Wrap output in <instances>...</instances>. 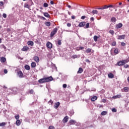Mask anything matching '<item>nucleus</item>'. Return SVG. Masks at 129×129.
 <instances>
[{"label":"nucleus","instance_id":"nucleus-11","mask_svg":"<svg viewBox=\"0 0 129 129\" xmlns=\"http://www.w3.org/2000/svg\"><path fill=\"white\" fill-rule=\"evenodd\" d=\"M118 53H119L118 48H114V54H113V56H114L115 55H117V54H118Z\"/></svg>","mask_w":129,"mask_h":129},{"label":"nucleus","instance_id":"nucleus-48","mask_svg":"<svg viewBox=\"0 0 129 129\" xmlns=\"http://www.w3.org/2000/svg\"><path fill=\"white\" fill-rule=\"evenodd\" d=\"M29 4H25L24 7L25 8H27V9H29L30 8V6H29Z\"/></svg>","mask_w":129,"mask_h":129},{"label":"nucleus","instance_id":"nucleus-54","mask_svg":"<svg viewBox=\"0 0 129 129\" xmlns=\"http://www.w3.org/2000/svg\"><path fill=\"white\" fill-rule=\"evenodd\" d=\"M102 102H103L104 103H105V102H106V100L105 99H103L102 100Z\"/></svg>","mask_w":129,"mask_h":129},{"label":"nucleus","instance_id":"nucleus-13","mask_svg":"<svg viewBox=\"0 0 129 129\" xmlns=\"http://www.w3.org/2000/svg\"><path fill=\"white\" fill-rule=\"evenodd\" d=\"M0 61L2 63H5V62L7 61V59L6 58V57L3 56L1 57Z\"/></svg>","mask_w":129,"mask_h":129},{"label":"nucleus","instance_id":"nucleus-3","mask_svg":"<svg viewBox=\"0 0 129 129\" xmlns=\"http://www.w3.org/2000/svg\"><path fill=\"white\" fill-rule=\"evenodd\" d=\"M17 75L18 77H19V78H23L24 77V74L21 71H19L18 72H17Z\"/></svg>","mask_w":129,"mask_h":129},{"label":"nucleus","instance_id":"nucleus-52","mask_svg":"<svg viewBox=\"0 0 129 129\" xmlns=\"http://www.w3.org/2000/svg\"><path fill=\"white\" fill-rule=\"evenodd\" d=\"M62 87H63V88H67V84H63Z\"/></svg>","mask_w":129,"mask_h":129},{"label":"nucleus","instance_id":"nucleus-25","mask_svg":"<svg viewBox=\"0 0 129 129\" xmlns=\"http://www.w3.org/2000/svg\"><path fill=\"white\" fill-rule=\"evenodd\" d=\"M91 13H92V14H93V15H98V11L97 10H93Z\"/></svg>","mask_w":129,"mask_h":129},{"label":"nucleus","instance_id":"nucleus-42","mask_svg":"<svg viewBox=\"0 0 129 129\" xmlns=\"http://www.w3.org/2000/svg\"><path fill=\"white\" fill-rule=\"evenodd\" d=\"M113 7H113V9H114V10H115V9H117V8H118V7H119V6H117L116 5V4H115L114 5H113Z\"/></svg>","mask_w":129,"mask_h":129},{"label":"nucleus","instance_id":"nucleus-34","mask_svg":"<svg viewBox=\"0 0 129 129\" xmlns=\"http://www.w3.org/2000/svg\"><path fill=\"white\" fill-rule=\"evenodd\" d=\"M107 114V111H103L101 112V115H106Z\"/></svg>","mask_w":129,"mask_h":129},{"label":"nucleus","instance_id":"nucleus-7","mask_svg":"<svg viewBox=\"0 0 129 129\" xmlns=\"http://www.w3.org/2000/svg\"><path fill=\"white\" fill-rule=\"evenodd\" d=\"M124 39H125V35H119L117 38L118 40H123Z\"/></svg>","mask_w":129,"mask_h":129},{"label":"nucleus","instance_id":"nucleus-30","mask_svg":"<svg viewBox=\"0 0 129 129\" xmlns=\"http://www.w3.org/2000/svg\"><path fill=\"white\" fill-rule=\"evenodd\" d=\"M111 22H112V23L116 22V18H115V17H112L111 19Z\"/></svg>","mask_w":129,"mask_h":129},{"label":"nucleus","instance_id":"nucleus-4","mask_svg":"<svg viewBox=\"0 0 129 129\" xmlns=\"http://www.w3.org/2000/svg\"><path fill=\"white\" fill-rule=\"evenodd\" d=\"M45 81L46 82H50V81H52L53 80V77L52 76L45 77Z\"/></svg>","mask_w":129,"mask_h":129},{"label":"nucleus","instance_id":"nucleus-21","mask_svg":"<svg viewBox=\"0 0 129 129\" xmlns=\"http://www.w3.org/2000/svg\"><path fill=\"white\" fill-rule=\"evenodd\" d=\"M97 100V96H94L91 99V101H93V102H94L95 101V100Z\"/></svg>","mask_w":129,"mask_h":129},{"label":"nucleus","instance_id":"nucleus-44","mask_svg":"<svg viewBox=\"0 0 129 129\" xmlns=\"http://www.w3.org/2000/svg\"><path fill=\"white\" fill-rule=\"evenodd\" d=\"M53 101H52V100H50L49 101H48V104H53Z\"/></svg>","mask_w":129,"mask_h":129},{"label":"nucleus","instance_id":"nucleus-32","mask_svg":"<svg viewBox=\"0 0 129 129\" xmlns=\"http://www.w3.org/2000/svg\"><path fill=\"white\" fill-rule=\"evenodd\" d=\"M70 123H71L72 124H75V123H76V121L74 120H70Z\"/></svg>","mask_w":129,"mask_h":129},{"label":"nucleus","instance_id":"nucleus-12","mask_svg":"<svg viewBox=\"0 0 129 129\" xmlns=\"http://www.w3.org/2000/svg\"><path fill=\"white\" fill-rule=\"evenodd\" d=\"M122 28V23H120L116 25V29H120Z\"/></svg>","mask_w":129,"mask_h":129},{"label":"nucleus","instance_id":"nucleus-57","mask_svg":"<svg viewBox=\"0 0 129 129\" xmlns=\"http://www.w3.org/2000/svg\"><path fill=\"white\" fill-rule=\"evenodd\" d=\"M49 129H55V127L53 126H49Z\"/></svg>","mask_w":129,"mask_h":129},{"label":"nucleus","instance_id":"nucleus-1","mask_svg":"<svg viewBox=\"0 0 129 129\" xmlns=\"http://www.w3.org/2000/svg\"><path fill=\"white\" fill-rule=\"evenodd\" d=\"M108 8H114L113 5H104V6L100 7V8H96V10H106V9H108Z\"/></svg>","mask_w":129,"mask_h":129},{"label":"nucleus","instance_id":"nucleus-51","mask_svg":"<svg viewBox=\"0 0 129 129\" xmlns=\"http://www.w3.org/2000/svg\"><path fill=\"white\" fill-rule=\"evenodd\" d=\"M121 46H122V47H124V46H125V43L122 42L121 43Z\"/></svg>","mask_w":129,"mask_h":129},{"label":"nucleus","instance_id":"nucleus-62","mask_svg":"<svg viewBox=\"0 0 129 129\" xmlns=\"http://www.w3.org/2000/svg\"><path fill=\"white\" fill-rule=\"evenodd\" d=\"M80 50H83L84 49V47L83 46H81L79 47Z\"/></svg>","mask_w":129,"mask_h":129},{"label":"nucleus","instance_id":"nucleus-45","mask_svg":"<svg viewBox=\"0 0 129 129\" xmlns=\"http://www.w3.org/2000/svg\"><path fill=\"white\" fill-rule=\"evenodd\" d=\"M28 4V5H32V4H33V1L32 0H29Z\"/></svg>","mask_w":129,"mask_h":129},{"label":"nucleus","instance_id":"nucleus-59","mask_svg":"<svg viewBox=\"0 0 129 129\" xmlns=\"http://www.w3.org/2000/svg\"><path fill=\"white\" fill-rule=\"evenodd\" d=\"M67 27H71V24L70 23H67Z\"/></svg>","mask_w":129,"mask_h":129},{"label":"nucleus","instance_id":"nucleus-55","mask_svg":"<svg viewBox=\"0 0 129 129\" xmlns=\"http://www.w3.org/2000/svg\"><path fill=\"white\" fill-rule=\"evenodd\" d=\"M3 17H4L5 18H7V14H6V13H4L3 14Z\"/></svg>","mask_w":129,"mask_h":129},{"label":"nucleus","instance_id":"nucleus-6","mask_svg":"<svg viewBox=\"0 0 129 129\" xmlns=\"http://www.w3.org/2000/svg\"><path fill=\"white\" fill-rule=\"evenodd\" d=\"M46 47H47L49 49H52L53 47V45L50 42H48L46 43Z\"/></svg>","mask_w":129,"mask_h":129},{"label":"nucleus","instance_id":"nucleus-37","mask_svg":"<svg viewBox=\"0 0 129 129\" xmlns=\"http://www.w3.org/2000/svg\"><path fill=\"white\" fill-rule=\"evenodd\" d=\"M6 124H7V123L5 122L0 123V126H5V125H6Z\"/></svg>","mask_w":129,"mask_h":129},{"label":"nucleus","instance_id":"nucleus-36","mask_svg":"<svg viewBox=\"0 0 129 129\" xmlns=\"http://www.w3.org/2000/svg\"><path fill=\"white\" fill-rule=\"evenodd\" d=\"M38 18H39V19H41V20H43V21H46V18L43 16H39Z\"/></svg>","mask_w":129,"mask_h":129},{"label":"nucleus","instance_id":"nucleus-64","mask_svg":"<svg viewBox=\"0 0 129 129\" xmlns=\"http://www.w3.org/2000/svg\"><path fill=\"white\" fill-rule=\"evenodd\" d=\"M0 6H4V2H0Z\"/></svg>","mask_w":129,"mask_h":129},{"label":"nucleus","instance_id":"nucleus-16","mask_svg":"<svg viewBox=\"0 0 129 129\" xmlns=\"http://www.w3.org/2000/svg\"><path fill=\"white\" fill-rule=\"evenodd\" d=\"M85 22H81L79 24V27H80V28H81V27H84L85 26Z\"/></svg>","mask_w":129,"mask_h":129},{"label":"nucleus","instance_id":"nucleus-10","mask_svg":"<svg viewBox=\"0 0 129 129\" xmlns=\"http://www.w3.org/2000/svg\"><path fill=\"white\" fill-rule=\"evenodd\" d=\"M33 60L36 62V63H39L40 62V58L39 57L36 56L33 57Z\"/></svg>","mask_w":129,"mask_h":129},{"label":"nucleus","instance_id":"nucleus-26","mask_svg":"<svg viewBox=\"0 0 129 129\" xmlns=\"http://www.w3.org/2000/svg\"><path fill=\"white\" fill-rule=\"evenodd\" d=\"M99 38V37L97 36V35H95L93 37L94 41L95 42H96Z\"/></svg>","mask_w":129,"mask_h":129},{"label":"nucleus","instance_id":"nucleus-29","mask_svg":"<svg viewBox=\"0 0 129 129\" xmlns=\"http://www.w3.org/2000/svg\"><path fill=\"white\" fill-rule=\"evenodd\" d=\"M61 45H62L61 40H58L57 42L56 43V46H61Z\"/></svg>","mask_w":129,"mask_h":129},{"label":"nucleus","instance_id":"nucleus-33","mask_svg":"<svg viewBox=\"0 0 129 129\" xmlns=\"http://www.w3.org/2000/svg\"><path fill=\"white\" fill-rule=\"evenodd\" d=\"M45 25H46L47 27H50L51 26V22H45Z\"/></svg>","mask_w":129,"mask_h":129},{"label":"nucleus","instance_id":"nucleus-17","mask_svg":"<svg viewBox=\"0 0 129 129\" xmlns=\"http://www.w3.org/2000/svg\"><path fill=\"white\" fill-rule=\"evenodd\" d=\"M82 72H83V69H82V68H80L79 69L78 71L77 72V74H81V73H82Z\"/></svg>","mask_w":129,"mask_h":129},{"label":"nucleus","instance_id":"nucleus-19","mask_svg":"<svg viewBox=\"0 0 129 129\" xmlns=\"http://www.w3.org/2000/svg\"><path fill=\"white\" fill-rule=\"evenodd\" d=\"M122 61H123V63L124 64V65L125 64H126V63H128V62H129V57L126 59L122 60Z\"/></svg>","mask_w":129,"mask_h":129},{"label":"nucleus","instance_id":"nucleus-50","mask_svg":"<svg viewBox=\"0 0 129 129\" xmlns=\"http://www.w3.org/2000/svg\"><path fill=\"white\" fill-rule=\"evenodd\" d=\"M89 28V23H88L86 24V29H88Z\"/></svg>","mask_w":129,"mask_h":129},{"label":"nucleus","instance_id":"nucleus-18","mask_svg":"<svg viewBox=\"0 0 129 129\" xmlns=\"http://www.w3.org/2000/svg\"><path fill=\"white\" fill-rule=\"evenodd\" d=\"M28 50H29V47L28 46H24L21 49V50L23 51H28Z\"/></svg>","mask_w":129,"mask_h":129},{"label":"nucleus","instance_id":"nucleus-53","mask_svg":"<svg viewBox=\"0 0 129 129\" xmlns=\"http://www.w3.org/2000/svg\"><path fill=\"white\" fill-rule=\"evenodd\" d=\"M67 7L68 8H69V9H73V8H72V7H71V6H70V5H68V4H67Z\"/></svg>","mask_w":129,"mask_h":129},{"label":"nucleus","instance_id":"nucleus-27","mask_svg":"<svg viewBox=\"0 0 129 129\" xmlns=\"http://www.w3.org/2000/svg\"><path fill=\"white\" fill-rule=\"evenodd\" d=\"M31 66L32 67V68H35V67H36V62H32L31 63Z\"/></svg>","mask_w":129,"mask_h":129},{"label":"nucleus","instance_id":"nucleus-14","mask_svg":"<svg viewBox=\"0 0 129 129\" xmlns=\"http://www.w3.org/2000/svg\"><path fill=\"white\" fill-rule=\"evenodd\" d=\"M59 106H60V102H57L56 103H55L54 108H55V109H57V108H58V107H59Z\"/></svg>","mask_w":129,"mask_h":129},{"label":"nucleus","instance_id":"nucleus-24","mask_svg":"<svg viewBox=\"0 0 129 129\" xmlns=\"http://www.w3.org/2000/svg\"><path fill=\"white\" fill-rule=\"evenodd\" d=\"M108 77L109 78H113L114 77V75L112 73H109L108 74Z\"/></svg>","mask_w":129,"mask_h":129},{"label":"nucleus","instance_id":"nucleus-47","mask_svg":"<svg viewBox=\"0 0 129 129\" xmlns=\"http://www.w3.org/2000/svg\"><path fill=\"white\" fill-rule=\"evenodd\" d=\"M29 93L30 94H33V93H34V90L31 89V90H29Z\"/></svg>","mask_w":129,"mask_h":129},{"label":"nucleus","instance_id":"nucleus-20","mask_svg":"<svg viewBox=\"0 0 129 129\" xmlns=\"http://www.w3.org/2000/svg\"><path fill=\"white\" fill-rule=\"evenodd\" d=\"M28 45H29V46H34V42L30 40L28 41L27 42Z\"/></svg>","mask_w":129,"mask_h":129},{"label":"nucleus","instance_id":"nucleus-23","mask_svg":"<svg viewBox=\"0 0 129 129\" xmlns=\"http://www.w3.org/2000/svg\"><path fill=\"white\" fill-rule=\"evenodd\" d=\"M43 16L45 17L46 18H50V15L48 14V13L46 12H43Z\"/></svg>","mask_w":129,"mask_h":129},{"label":"nucleus","instance_id":"nucleus-46","mask_svg":"<svg viewBox=\"0 0 129 129\" xmlns=\"http://www.w3.org/2000/svg\"><path fill=\"white\" fill-rule=\"evenodd\" d=\"M16 119L18 120L20 118V115H17L15 116Z\"/></svg>","mask_w":129,"mask_h":129},{"label":"nucleus","instance_id":"nucleus-58","mask_svg":"<svg viewBox=\"0 0 129 129\" xmlns=\"http://www.w3.org/2000/svg\"><path fill=\"white\" fill-rule=\"evenodd\" d=\"M124 67L125 68H128V67H129V66H128V64H124Z\"/></svg>","mask_w":129,"mask_h":129},{"label":"nucleus","instance_id":"nucleus-41","mask_svg":"<svg viewBox=\"0 0 129 129\" xmlns=\"http://www.w3.org/2000/svg\"><path fill=\"white\" fill-rule=\"evenodd\" d=\"M48 6H49V5L46 3H45L43 4L44 8H48Z\"/></svg>","mask_w":129,"mask_h":129},{"label":"nucleus","instance_id":"nucleus-28","mask_svg":"<svg viewBox=\"0 0 129 129\" xmlns=\"http://www.w3.org/2000/svg\"><path fill=\"white\" fill-rule=\"evenodd\" d=\"M25 69H26V70H30L31 68L30 67V66L26 64L25 66Z\"/></svg>","mask_w":129,"mask_h":129},{"label":"nucleus","instance_id":"nucleus-5","mask_svg":"<svg viewBox=\"0 0 129 129\" xmlns=\"http://www.w3.org/2000/svg\"><path fill=\"white\" fill-rule=\"evenodd\" d=\"M19 91V89H17V88H13L12 89V94H17L18 92Z\"/></svg>","mask_w":129,"mask_h":129},{"label":"nucleus","instance_id":"nucleus-22","mask_svg":"<svg viewBox=\"0 0 129 129\" xmlns=\"http://www.w3.org/2000/svg\"><path fill=\"white\" fill-rule=\"evenodd\" d=\"M121 97V96L120 95H116L115 96H114L112 97L113 99H116V98H120Z\"/></svg>","mask_w":129,"mask_h":129},{"label":"nucleus","instance_id":"nucleus-39","mask_svg":"<svg viewBox=\"0 0 129 129\" xmlns=\"http://www.w3.org/2000/svg\"><path fill=\"white\" fill-rule=\"evenodd\" d=\"M123 89H124V91L125 92H127L128 91V87H124Z\"/></svg>","mask_w":129,"mask_h":129},{"label":"nucleus","instance_id":"nucleus-35","mask_svg":"<svg viewBox=\"0 0 129 129\" xmlns=\"http://www.w3.org/2000/svg\"><path fill=\"white\" fill-rule=\"evenodd\" d=\"M80 57V55H77L76 54H75V55H73L72 58H73L74 59H75L76 58H79Z\"/></svg>","mask_w":129,"mask_h":129},{"label":"nucleus","instance_id":"nucleus-31","mask_svg":"<svg viewBox=\"0 0 129 129\" xmlns=\"http://www.w3.org/2000/svg\"><path fill=\"white\" fill-rule=\"evenodd\" d=\"M16 123L17 125H18V126L20 125H21V120H20L19 119L17 120Z\"/></svg>","mask_w":129,"mask_h":129},{"label":"nucleus","instance_id":"nucleus-61","mask_svg":"<svg viewBox=\"0 0 129 129\" xmlns=\"http://www.w3.org/2000/svg\"><path fill=\"white\" fill-rule=\"evenodd\" d=\"M85 18H86V16H83L81 17V19L82 20H84V19H85Z\"/></svg>","mask_w":129,"mask_h":129},{"label":"nucleus","instance_id":"nucleus-43","mask_svg":"<svg viewBox=\"0 0 129 129\" xmlns=\"http://www.w3.org/2000/svg\"><path fill=\"white\" fill-rule=\"evenodd\" d=\"M109 33L110 34H111V35H114V31H113V30L109 31Z\"/></svg>","mask_w":129,"mask_h":129},{"label":"nucleus","instance_id":"nucleus-49","mask_svg":"<svg viewBox=\"0 0 129 129\" xmlns=\"http://www.w3.org/2000/svg\"><path fill=\"white\" fill-rule=\"evenodd\" d=\"M112 112H116V111H117L116 109H115V108H112Z\"/></svg>","mask_w":129,"mask_h":129},{"label":"nucleus","instance_id":"nucleus-8","mask_svg":"<svg viewBox=\"0 0 129 129\" xmlns=\"http://www.w3.org/2000/svg\"><path fill=\"white\" fill-rule=\"evenodd\" d=\"M39 83H45L46 82V79L45 78H43L42 79H40L38 80Z\"/></svg>","mask_w":129,"mask_h":129},{"label":"nucleus","instance_id":"nucleus-56","mask_svg":"<svg viewBox=\"0 0 129 129\" xmlns=\"http://www.w3.org/2000/svg\"><path fill=\"white\" fill-rule=\"evenodd\" d=\"M86 62H87V63H90V62H91L89 59H86Z\"/></svg>","mask_w":129,"mask_h":129},{"label":"nucleus","instance_id":"nucleus-15","mask_svg":"<svg viewBox=\"0 0 129 129\" xmlns=\"http://www.w3.org/2000/svg\"><path fill=\"white\" fill-rule=\"evenodd\" d=\"M68 119H69V117H68V116H66L64 117L62 121L63 122L66 123L67 121H68Z\"/></svg>","mask_w":129,"mask_h":129},{"label":"nucleus","instance_id":"nucleus-38","mask_svg":"<svg viewBox=\"0 0 129 129\" xmlns=\"http://www.w3.org/2000/svg\"><path fill=\"white\" fill-rule=\"evenodd\" d=\"M111 46H116V41H113L111 43Z\"/></svg>","mask_w":129,"mask_h":129},{"label":"nucleus","instance_id":"nucleus-2","mask_svg":"<svg viewBox=\"0 0 129 129\" xmlns=\"http://www.w3.org/2000/svg\"><path fill=\"white\" fill-rule=\"evenodd\" d=\"M58 31V28H55L53 29L52 31L50 33V37L51 38L54 37V35H55L57 33V32Z\"/></svg>","mask_w":129,"mask_h":129},{"label":"nucleus","instance_id":"nucleus-40","mask_svg":"<svg viewBox=\"0 0 129 129\" xmlns=\"http://www.w3.org/2000/svg\"><path fill=\"white\" fill-rule=\"evenodd\" d=\"M86 52V53H90L91 52V48H88Z\"/></svg>","mask_w":129,"mask_h":129},{"label":"nucleus","instance_id":"nucleus-9","mask_svg":"<svg viewBox=\"0 0 129 129\" xmlns=\"http://www.w3.org/2000/svg\"><path fill=\"white\" fill-rule=\"evenodd\" d=\"M117 65H118V66H123L124 64L123 63V61H122V60H120L117 62V64H115L116 66H117Z\"/></svg>","mask_w":129,"mask_h":129},{"label":"nucleus","instance_id":"nucleus-63","mask_svg":"<svg viewBox=\"0 0 129 129\" xmlns=\"http://www.w3.org/2000/svg\"><path fill=\"white\" fill-rule=\"evenodd\" d=\"M4 73L5 74H7V73H8V70H4Z\"/></svg>","mask_w":129,"mask_h":129},{"label":"nucleus","instance_id":"nucleus-60","mask_svg":"<svg viewBox=\"0 0 129 129\" xmlns=\"http://www.w3.org/2000/svg\"><path fill=\"white\" fill-rule=\"evenodd\" d=\"M53 68L54 69H55L56 71H57V67H56V65L53 64Z\"/></svg>","mask_w":129,"mask_h":129}]
</instances>
